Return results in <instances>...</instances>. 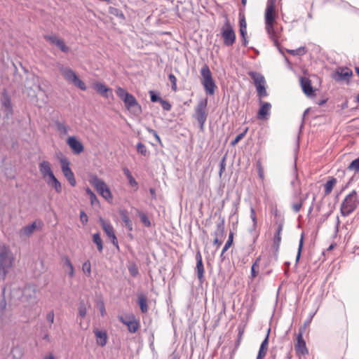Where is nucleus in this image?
Masks as SVG:
<instances>
[{
  "label": "nucleus",
  "mask_w": 359,
  "mask_h": 359,
  "mask_svg": "<svg viewBox=\"0 0 359 359\" xmlns=\"http://www.w3.org/2000/svg\"><path fill=\"white\" fill-rule=\"evenodd\" d=\"M160 103L164 110L170 111L171 109L172 106L168 101L161 99Z\"/></svg>",
  "instance_id": "13d9d810"
},
{
  "label": "nucleus",
  "mask_w": 359,
  "mask_h": 359,
  "mask_svg": "<svg viewBox=\"0 0 359 359\" xmlns=\"http://www.w3.org/2000/svg\"><path fill=\"white\" fill-rule=\"evenodd\" d=\"M137 213L143 224L147 227H149L151 226V222L147 214L138 210H137Z\"/></svg>",
  "instance_id": "58836bf2"
},
{
  "label": "nucleus",
  "mask_w": 359,
  "mask_h": 359,
  "mask_svg": "<svg viewBox=\"0 0 359 359\" xmlns=\"http://www.w3.org/2000/svg\"><path fill=\"white\" fill-rule=\"evenodd\" d=\"M67 144L74 154H79L84 149L82 143L74 136L69 137L67 140Z\"/></svg>",
  "instance_id": "f8f14e48"
},
{
  "label": "nucleus",
  "mask_w": 359,
  "mask_h": 359,
  "mask_svg": "<svg viewBox=\"0 0 359 359\" xmlns=\"http://www.w3.org/2000/svg\"><path fill=\"white\" fill-rule=\"evenodd\" d=\"M60 162L63 175L67 178L69 184L72 187H74L76 184V182L74 177V175L69 167V162L67 159H62Z\"/></svg>",
  "instance_id": "0eeeda50"
},
{
  "label": "nucleus",
  "mask_w": 359,
  "mask_h": 359,
  "mask_svg": "<svg viewBox=\"0 0 359 359\" xmlns=\"http://www.w3.org/2000/svg\"><path fill=\"white\" fill-rule=\"evenodd\" d=\"M196 271L197 273V277L201 283L203 282V274H204V266L202 260V256L201 255L200 251H198L196 255Z\"/></svg>",
  "instance_id": "6ab92c4d"
},
{
  "label": "nucleus",
  "mask_w": 359,
  "mask_h": 359,
  "mask_svg": "<svg viewBox=\"0 0 359 359\" xmlns=\"http://www.w3.org/2000/svg\"><path fill=\"white\" fill-rule=\"evenodd\" d=\"M347 169L355 172H359V157L352 161Z\"/></svg>",
  "instance_id": "c03bdc74"
},
{
  "label": "nucleus",
  "mask_w": 359,
  "mask_h": 359,
  "mask_svg": "<svg viewBox=\"0 0 359 359\" xmlns=\"http://www.w3.org/2000/svg\"><path fill=\"white\" fill-rule=\"evenodd\" d=\"M97 344L100 346H104L107 342V334L104 330L95 329L94 330Z\"/></svg>",
  "instance_id": "b1692460"
},
{
  "label": "nucleus",
  "mask_w": 359,
  "mask_h": 359,
  "mask_svg": "<svg viewBox=\"0 0 359 359\" xmlns=\"http://www.w3.org/2000/svg\"><path fill=\"white\" fill-rule=\"evenodd\" d=\"M168 79H169V81L172 83V90L174 91H176L177 90V78L175 77V76L173 74L170 73L168 75Z\"/></svg>",
  "instance_id": "864d4df0"
},
{
  "label": "nucleus",
  "mask_w": 359,
  "mask_h": 359,
  "mask_svg": "<svg viewBox=\"0 0 359 359\" xmlns=\"http://www.w3.org/2000/svg\"><path fill=\"white\" fill-rule=\"evenodd\" d=\"M44 39L52 45L56 46L61 51L68 53L69 48L67 46L62 39L54 34L44 35Z\"/></svg>",
  "instance_id": "6e6552de"
},
{
  "label": "nucleus",
  "mask_w": 359,
  "mask_h": 359,
  "mask_svg": "<svg viewBox=\"0 0 359 359\" xmlns=\"http://www.w3.org/2000/svg\"><path fill=\"white\" fill-rule=\"evenodd\" d=\"M101 224L104 231L105 232L107 236L111 239L112 244L115 245L117 248H118V240L114 233V230L112 225L103 219H101Z\"/></svg>",
  "instance_id": "9d476101"
},
{
  "label": "nucleus",
  "mask_w": 359,
  "mask_h": 359,
  "mask_svg": "<svg viewBox=\"0 0 359 359\" xmlns=\"http://www.w3.org/2000/svg\"><path fill=\"white\" fill-rule=\"evenodd\" d=\"M239 26L240 29H247V23L244 14L239 13Z\"/></svg>",
  "instance_id": "603ef678"
},
{
  "label": "nucleus",
  "mask_w": 359,
  "mask_h": 359,
  "mask_svg": "<svg viewBox=\"0 0 359 359\" xmlns=\"http://www.w3.org/2000/svg\"><path fill=\"white\" fill-rule=\"evenodd\" d=\"M86 192L89 196L90 203L92 205H95V203H98V199H97L96 195L94 194V192L90 188H86Z\"/></svg>",
  "instance_id": "de8ad7c7"
},
{
  "label": "nucleus",
  "mask_w": 359,
  "mask_h": 359,
  "mask_svg": "<svg viewBox=\"0 0 359 359\" xmlns=\"http://www.w3.org/2000/svg\"><path fill=\"white\" fill-rule=\"evenodd\" d=\"M55 126L57 130L62 135H65L68 133L69 127L66 126L64 123L60 121H56L55 122Z\"/></svg>",
  "instance_id": "f704fd0d"
},
{
  "label": "nucleus",
  "mask_w": 359,
  "mask_h": 359,
  "mask_svg": "<svg viewBox=\"0 0 359 359\" xmlns=\"http://www.w3.org/2000/svg\"><path fill=\"white\" fill-rule=\"evenodd\" d=\"M300 86L303 93L307 96H312L314 95V90L311 84V81L305 76L299 77Z\"/></svg>",
  "instance_id": "2eb2a0df"
},
{
  "label": "nucleus",
  "mask_w": 359,
  "mask_h": 359,
  "mask_svg": "<svg viewBox=\"0 0 359 359\" xmlns=\"http://www.w3.org/2000/svg\"><path fill=\"white\" fill-rule=\"evenodd\" d=\"M265 28L270 38L273 40H275L276 32L274 30L273 24H271V26H269V25H265Z\"/></svg>",
  "instance_id": "8fccbe9b"
},
{
  "label": "nucleus",
  "mask_w": 359,
  "mask_h": 359,
  "mask_svg": "<svg viewBox=\"0 0 359 359\" xmlns=\"http://www.w3.org/2000/svg\"><path fill=\"white\" fill-rule=\"evenodd\" d=\"M308 196L309 194H306L305 197L301 198L298 202L293 203L292 204V209L294 213H297L300 211L303 205V203L308 197Z\"/></svg>",
  "instance_id": "e433bc0d"
},
{
  "label": "nucleus",
  "mask_w": 359,
  "mask_h": 359,
  "mask_svg": "<svg viewBox=\"0 0 359 359\" xmlns=\"http://www.w3.org/2000/svg\"><path fill=\"white\" fill-rule=\"evenodd\" d=\"M224 227L223 224H219L217 231L215 232V238L213 239V245L216 246V248L220 246L224 242Z\"/></svg>",
  "instance_id": "4be33fe9"
},
{
  "label": "nucleus",
  "mask_w": 359,
  "mask_h": 359,
  "mask_svg": "<svg viewBox=\"0 0 359 359\" xmlns=\"http://www.w3.org/2000/svg\"><path fill=\"white\" fill-rule=\"evenodd\" d=\"M295 351L297 353L305 355L309 353L306 342L303 339V332L300 330L297 336V344H295Z\"/></svg>",
  "instance_id": "ddd939ff"
},
{
  "label": "nucleus",
  "mask_w": 359,
  "mask_h": 359,
  "mask_svg": "<svg viewBox=\"0 0 359 359\" xmlns=\"http://www.w3.org/2000/svg\"><path fill=\"white\" fill-rule=\"evenodd\" d=\"M46 320L48 322H49L50 324L53 323L54 322V313L53 311L48 312L46 315Z\"/></svg>",
  "instance_id": "774afa93"
},
{
  "label": "nucleus",
  "mask_w": 359,
  "mask_h": 359,
  "mask_svg": "<svg viewBox=\"0 0 359 359\" xmlns=\"http://www.w3.org/2000/svg\"><path fill=\"white\" fill-rule=\"evenodd\" d=\"M80 219L83 224H86L88 221V217L84 211L80 212Z\"/></svg>",
  "instance_id": "e2e57ef3"
},
{
  "label": "nucleus",
  "mask_w": 359,
  "mask_h": 359,
  "mask_svg": "<svg viewBox=\"0 0 359 359\" xmlns=\"http://www.w3.org/2000/svg\"><path fill=\"white\" fill-rule=\"evenodd\" d=\"M89 182L104 198L107 201L112 199V194L109 188L102 179L93 175L90 177Z\"/></svg>",
  "instance_id": "20e7f679"
},
{
  "label": "nucleus",
  "mask_w": 359,
  "mask_h": 359,
  "mask_svg": "<svg viewBox=\"0 0 359 359\" xmlns=\"http://www.w3.org/2000/svg\"><path fill=\"white\" fill-rule=\"evenodd\" d=\"M82 271L87 277L91 276V264L89 260L86 261L82 265Z\"/></svg>",
  "instance_id": "a18cd8bd"
},
{
  "label": "nucleus",
  "mask_w": 359,
  "mask_h": 359,
  "mask_svg": "<svg viewBox=\"0 0 359 359\" xmlns=\"http://www.w3.org/2000/svg\"><path fill=\"white\" fill-rule=\"evenodd\" d=\"M248 74L253 80L255 87H257L262 84H266V80L264 76L259 72L250 71Z\"/></svg>",
  "instance_id": "5701e85b"
},
{
  "label": "nucleus",
  "mask_w": 359,
  "mask_h": 359,
  "mask_svg": "<svg viewBox=\"0 0 359 359\" xmlns=\"http://www.w3.org/2000/svg\"><path fill=\"white\" fill-rule=\"evenodd\" d=\"M240 31V35L243 41V44L244 46H247L248 43V41L247 39L246 35H247V29H239Z\"/></svg>",
  "instance_id": "5fc2aeb1"
},
{
  "label": "nucleus",
  "mask_w": 359,
  "mask_h": 359,
  "mask_svg": "<svg viewBox=\"0 0 359 359\" xmlns=\"http://www.w3.org/2000/svg\"><path fill=\"white\" fill-rule=\"evenodd\" d=\"M236 41V34L228 20L226 19V46H232Z\"/></svg>",
  "instance_id": "f3484780"
},
{
  "label": "nucleus",
  "mask_w": 359,
  "mask_h": 359,
  "mask_svg": "<svg viewBox=\"0 0 359 359\" xmlns=\"http://www.w3.org/2000/svg\"><path fill=\"white\" fill-rule=\"evenodd\" d=\"M72 83L82 90H86V85L78 76H76V79H74Z\"/></svg>",
  "instance_id": "09e8293b"
},
{
  "label": "nucleus",
  "mask_w": 359,
  "mask_h": 359,
  "mask_svg": "<svg viewBox=\"0 0 359 359\" xmlns=\"http://www.w3.org/2000/svg\"><path fill=\"white\" fill-rule=\"evenodd\" d=\"M22 297L30 304L36 302V290L33 286L29 285L25 287L22 292Z\"/></svg>",
  "instance_id": "dca6fc26"
},
{
  "label": "nucleus",
  "mask_w": 359,
  "mask_h": 359,
  "mask_svg": "<svg viewBox=\"0 0 359 359\" xmlns=\"http://www.w3.org/2000/svg\"><path fill=\"white\" fill-rule=\"evenodd\" d=\"M336 74H337V76L335 78L337 81H348L353 75L351 69L346 67L338 68Z\"/></svg>",
  "instance_id": "a211bd4d"
},
{
  "label": "nucleus",
  "mask_w": 359,
  "mask_h": 359,
  "mask_svg": "<svg viewBox=\"0 0 359 359\" xmlns=\"http://www.w3.org/2000/svg\"><path fill=\"white\" fill-rule=\"evenodd\" d=\"M62 259L64 262L63 266L67 267V269H69L67 273L69 276V277L72 278L74 275V268L70 259L67 257H64Z\"/></svg>",
  "instance_id": "72a5a7b5"
},
{
  "label": "nucleus",
  "mask_w": 359,
  "mask_h": 359,
  "mask_svg": "<svg viewBox=\"0 0 359 359\" xmlns=\"http://www.w3.org/2000/svg\"><path fill=\"white\" fill-rule=\"evenodd\" d=\"M149 95H150L151 101L152 102H160L161 100L162 99L161 97H159L156 93H155L152 90L149 91Z\"/></svg>",
  "instance_id": "bf43d9fd"
},
{
  "label": "nucleus",
  "mask_w": 359,
  "mask_h": 359,
  "mask_svg": "<svg viewBox=\"0 0 359 359\" xmlns=\"http://www.w3.org/2000/svg\"><path fill=\"white\" fill-rule=\"evenodd\" d=\"M260 260H261V257L259 256V257H258L256 259V260L255 261V262L252 265L251 273H250V276H251L252 278H255L257 276V274H258L259 262Z\"/></svg>",
  "instance_id": "4c0bfd02"
},
{
  "label": "nucleus",
  "mask_w": 359,
  "mask_h": 359,
  "mask_svg": "<svg viewBox=\"0 0 359 359\" xmlns=\"http://www.w3.org/2000/svg\"><path fill=\"white\" fill-rule=\"evenodd\" d=\"M269 331H270V330H268V333H267L265 339L262 341L261 346L259 347L260 348H263V349H266V350L268 349Z\"/></svg>",
  "instance_id": "052dcab7"
},
{
  "label": "nucleus",
  "mask_w": 359,
  "mask_h": 359,
  "mask_svg": "<svg viewBox=\"0 0 359 359\" xmlns=\"http://www.w3.org/2000/svg\"><path fill=\"white\" fill-rule=\"evenodd\" d=\"M336 183H337L336 178H334L333 177H329V180L325 184V196L329 195L332 192L333 187L336 184Z\"/></svg>",
  "instance_id": "7c9ffc66"
},
{
  "label": "nucleus",
  "mask_w": 359,
  "mask_h": 359,
  "mask_svg": "<svg viewBox=\"0 0 359 359\" xmlns=\"http://www.w3.org/2000/svg\"><path fill=\"white\" fill-rule=\"evenodd\" d=\"M39 169L43 178H50V176L54 175L51 170L50 164L47 161H43L39 164Z\"/></svg>",
  "instance_id": "aec40b11"
},
{
  "label": "nucleus",
  "mask_w": 359,
  "mask_h": 359,
  "mask_svg": "<svg viewBox=\"0 0 359 359\" xmlns=\"http://www.w3.org/2000/svg\"><path fill=\"white\" fill-rule=\"evenodd\" d=\"M266 352H267V350L259 348L257 358L262 359L263 358H264L266 356Z\"/></svg>",
  "instance_id": "338daca9"
},
{
  "label": "nucleus",
  "mask_w": 359,
  "mask_h": 359,
  "mask_svg": "<svg viewBox=\"0 0 359 359\" xmlns=\"http://www.w3.org/2000/svg\"><path fill=\"white\" fill-rule=\"evenodd\" d=\"M238 211V204L234 203L232 209V212L229 217V223L232 224L233 229H235V226L238 224V215L237 214Z\"/></svg>",
  "instance_id": "c85d7f7f"
},
{
  "label": "nucleus",
  "mask_w": 359,
  "mask_h": 359,
  "mask_svg": "<svg viewBox=\"0 0 359 359\" xmlns=\"http://www.w3.org/2000/svg\"><path fill=\"white\" fill-rule=\"evenodd\" d=\"M117 96L124 102L126 108L134 115H140L142 113V107L133 95L128 93L124 88L118 87L116 89Z\"/></svg>",
  "instance_id": "f03ea898"
},
{
  "label": "nucleus",
  "mask_w": 359,
  "mask_h": 359,
  "mask_svg": "<svg viewBox=\"0 0 359 359\" xmlns=\"http://www.w3.org/2000/svg\"><path fill=\"white\" fill-rule=\"evenodd\" d=\"M233 232L231 231V230H230V232H229V238H228V240L226 241V251L228 250L229 248H230V246L231 245L232 243H233Z\"/></svg>",
  "instance_id": "680f3d73"
},
{
  "label": "nucleus",
  "mask_w": 359,
  "mask_h": 359,
  "mask_svg": "<svg viewBox=\"0 0 359 359\" xmlns=\"http://www.w3.org/2000/svg\"><path fill=\"white\" fill-rule=\"evenodd\" d=\"M131 319L127 320L123 316H118V320L122 323L123 325L128 327V331L130 333H135L140 327V323L138 320L135 319V318L132 316L130 317Z\"/></svg>",
  "instance_id": "9b49d317"
},
{
  "label": "nucleus",
  "mask_w": 359,
  "mask_h": 359,
  "mask_svg": "<svg viewBox=\"0 0 359 359\" xmlns=\"http://www.w3.org/2000/svg\"><path fill=\"white\" fill-rule=\"evenodd\" d=\"M264 18L265 25L271 26V24H274L276 19L275 0H267Z\"/></svg>",
  "instance_id": "423d86ee"
},
{
  "label": "nucleus",
  "mask_w": 359,
  "mask_h": 359,
  "mask_svg": "<svg viewBox=\"0 0 359 359\" xmlns=\"http://www.w3.org/2000/svg\"><path fill=\"white\" fill-rule=\"evenodd\" d=\"M137 303L142 313L148 311L147 299L144 295L141 294L138 297Z\"/></svg>",
  "instance_id": "473e14b6"
},
{
  "label": "nucleus",
  "mask_w": 359,
  "mask_h": 359,
  "mask_svg": "<svg viewBox=\"0 0 359 359\" xmlns=\"http://www.w3.org/2000/svg\"><path fill=\"white\" fill-rule=\"evenodd\" d=\"M79 316L84 318L87 313V306L84 300H81L79 304Z\"/></svg>",
  "instance_id": "79ce46f5"
},
{
  "label": "nucleus",
  "mask_w": 359,
  "mask_h": 359,
  "mask_svg": "<svg viewBox=\"0 0 359 359\" xmlns=\"http://www.w3.org/2000/svg\"><path fill=\"white\" fill-rule=\"evenodd\" d=\"M119 215L121 218V220L123 222L126 228L132 231L133 230V225L132 221L128 217V212L126 210L122 209L118 211Z\"/></svg>",
  "instance_id": "393cba45"
},
{
  "label": "nucleus",
  "mask_w": 359,
  "mask_h": 359,
  "mask_svg": "<svg viewBox=\"0 0 359 359\" xmlns=\"http://www.w3.org/2000/svg\"><path fill=\"white\" fill-rule=\"evenodd\" d=\"M36 222H34L29 225H27L26 226H25L20 229V236L21 238L29 236L34 232V231L36 229Z\"/></svg>",
  "instance_id": "bb28decb"
},
{
  "label": "nucleus",
  "mask_w": 359,
  "mask_h": 359,
  "mask_svg": "<svg viewBox=\"0 0 359 359\" xmlns=\"http://www.w3.org/2000/svg\"><path fill=\"white\" fill-rule=\"evenodd\" d=\"M57 68L59 72L68 82L72 83L73 81L76 79L77 75L70 67L64 66L62 64H58Z\"/></svg>",
  "instance_id": "4468645a"
},
{
  "label": "nucleus",
  "mask_w": 359,
  "mask_h": 359,
  "mask_svg": "<svg viewBox=\"0 0 359 359\" xmlns=\"http://www.w3.org/2000/svg\"><path fill=\"white\" fill-rule=\"evenodd\" d=\"M137 150L142 155L146 156L148 154L146 146L142 142H139L137 144Z\"/></svg>",
  "instance_id": "3c124183"
},
{
  "label": "nucleus",
  "mask_w": 359,
  "mask_h": 359,
  "mask_svg": "<svg viewBox=\"0 0 359 359\" xmlns=\"http://www.w3.org/2000/svg\"><path fill=\"white\" fill-rule=\"evenodd\" d=\"M207 100H201L195 107L194 117L197 120L199 128L202 130L207 119L206 113Z\"/></svg>",
  "instance_id": "39448f33"
},
{
  "label": "nucleus",
  "mask_w": 359,
  "mask_h": 359,
  "mask_svg": "<svg viewBox=\"0 0 359 359\" xmlns=\"http://www.w3.org/2000/svg\"><path fill=\"white\" fill-rule=\"evenodd\" d=\"M109 13L111 15H113L118 18L119 19L125 20V15H124L123 13L118 8L110 6L109 8Z\"/></svg>",
  "instance_id": "a19ab883"
},
{
  "label": "nucleus",
  "mask_w": 359,
  "mask_h": 359,
  "mask_svg": "<svg viewBox=\"0 0 359 359\" xmlns=\"http://www.w3.org/2000/svg\"><path fill=\"white\" fill-rule=\"evenodd\" d=\"M14 262L15 257L12 251L8 247L0 245V279L5 280Z\"/></svg>",
  "instance_id": "f257e3e1"
},
{
  "label": "nucleus",
  "mask_w": 359,
  "mask_h": 359,
  "mask_svg": "<svg viewBox=\"0 0 359 359\" xmlns=\"http://www.w3.org/2000/svg\"><path fill=\"white\" fill-rule=\"evenodd\" d=\"M94 90L104 98H114L112 89L108 88L104 83L100 82H95L93 83Z\"/></svg>",
  "instance_id": "1a4fd4ad"
},
{
  "label": "nucleus",
  "mask_w": 359,
  "mask_h": 359,
  "mask_svg": "<svg viewBox=\"0 0 359 359\" xmlns=\"http://www.w3.org/2000/svg\"><path fill=\"white\" fill-rule=\"evenodd\" d=\"M257 95L259 97V100L263 97H266L268 96V93L266 89V84H262L257 87H256Z\"/></svg>",
  "instance_id": "37998d69"
},
{
  "label": "nucleus",
  "mask_w": 359,
  "mask_h": 359,
  "mask_svg": "<svg viewBox=\"0 0 359 359\" xmlns=\"http://www.w3.org/2000/svg\"><path fill=\"white\" fill-rule=\"evenodd\" d=\"M297 55H304L306 53L307 50L304 46H301L297 49H295Z\"/></svg>",
  "instance_id": "69168bd1"
},
{
  "label": "nucleus",
  "mask_w": 359,
  "mask_h": 359,
  "mask_svg": "<svg viewBox=\"0 0 359 359\" xmlns=\"http://www.w3.org/2000/svg\"><path fill=\"white\" fill-rule=\"evenodd\" d=\"M201 83L203 84L205 82L211 80L212 79V73L210 70V68L208 65H204L201 69Z\"/></svg>",
  "instance_id": "cd10ccee"
},
{
  "label": "nucleus",
  "mask_w": 359,
  "mask_h": 359,
  "mask_svg": "<svg viewBox=\"0 0 359 359\" xmlns=\"http://www.w3.org/2000/svg\"><path fill=\"white\" fill-rule=\"evenodd\" d=\"M123 172L124 175L126 176V177L128 178L129 183L131 186H133V187L137 186V182L134 179V177H133L131 172H130V170L128 168H123Z\"/></svg>",
  "instance_id": "ea45409f"
},
{
  "label": "nucleus",
  "mask_w": 359,
  "mask_h": 359,
  "mask_svg": "<svg viewBox=\"0 0 359 359\" xmlns=\"http://www.w3.org/2000/svg\"><path fill=\"white\" fill-rule=\"evenodd\" d=\"M281 242V236H274L273 242L272 245V249L273 250V257L276 261L278 260V251L280 248V245Z\"/></svg>",
  "instance_id": "c756f323"
},
{
  "label": "nucleus",
  "mask_w": 359,
  "mask_h": 359,
  "mask_svg": "<svg viewBox=\"0 0 359 359\" xmlns=\"http://www.w3.org/2000/svg\"><path fill=\"white\" fill-rule=\"evenodd\" d=\"M303 245H304V233H302L301 238H300V240H299L297 254L296 260H295L296 264L298 263V262H299V260L300 259L301 254H302V249H303Z\"/></svg>",
  "instance_id": "49530a36"
},
{
  "label": "nucleus",
  "mask_w": 359,
  "mask_h": 359,
  "mask_svg": "<svg viewBox=\"0 0 359 359\" xmlns=\"http://www.w3.org/2000/svg\"><path fill=\"white\" fill-rule=\"evenodd\" d=\"M261 107L257 113V118L259 119H266V116L269 114L271 104L269 102H263L262 100H259Z\"/></svg>",
  "instance_id": "412c9836"
},
{
  "label": "nucleus",
  "mask_w": 359,
  "mask_h": 359,
  "mask_svg": "<svg viewBox=\"0 0 359 359\" xmlns=\"http://www.w3.org/2000/svg\"><path fill=\"white\" fill-rule=\"evenodd\" d=\"M359 208V195L355 190L347 194L340 205V212L343 217H348Z\"/></svg>",
  "instance_id": "7ed1b4c3"
},
{
  "label": "nucleus",
  "mask_w": 359,
  "mask_h": 359,
  "mask_svg": "<svg viewBox=\"0 0 359 359\" xmlns=\"http://www.w3.org/2000/svg\"><path fill=\"white\" fill-rule=\"evenodd\" d=\"M242 334H243V332L241 330H239L238 335V339L236 341V346L235 348L233 349V351L231 352V353L230 355V358L229 359H233V355L235 353V351H236L237 347L240 344V341H241V339Z\"/></svg>",
  "instance_id": "4d7b16f0"
},
{
  "label": "nucleus",
  "mask_w": 359,
  "mask_h": 359,
  "mask_svg": "<svg viewBox=\"0 0 359 359\" xmlns=\"http://www.w3.org/2000/svg\"><path fill=\"white\" fill-rule=\"evenodd\" d=\"M93 241L97 245V250L102 252L103 250V243L99 233L93 235Z\"/></svg>",
  "instance_id": "c9c22d12"
},
{
  "label": "nucleus",
  "mask_w": 359,
  "mask_h": 359,
  "mask_svg": "<svg viewBox=\"0 0 359 359\" xmlns=\"http://www.w3.org/2000/svg\"><path fill=\"white\" fill-rule=\"evenodd\" d=\"M248 128H246L243 133L238 134L233 140L231 141V144L232 146L236 145L243 137L245 135Z\"/></svg>",
  "instance_id": "6e6d98bb"
},
{
  "label": "nucleus",
  "mask_w": 359,
  "mask_h": 359,
  "mask_svg": "<svg viewBox=\"0 0 359 359\" xmlns=\"http://www.w3.org/2000/svg\"><path fill=\"white\" fill-rule=\"evenodd\" d=\"M46 182L48 186L54 188L55 191L58 194L62 192V185L61 183L58 181V180L55 177V175L50 176V178L46 180Z\"/></svg>",
  "instance_id": "a878e982"
},
{
  "label": "nucleus",
  "mask_w": 359,
  "mask_h": 359,
  "mask_svg": "<svg viewBox=\"0 0 359 359\" xmlns=\"http://www.w3.org/2000/svg\"><path fill=\"white\" fill-rule=\"evenodd\" d=\"M202 85L203 86L205 91L207 94L210 95L214 94L216 85L213 79L205 82Z\"/></svg>",
  "instance_id": "2f4dec72"
},
{
  "label": "nucleus",
  "mask_w": 359,
  "mask_h": 359,
  "mask_svg": "<svg viewBox=\"0 0 359 359\" xmlns=\"http://www.w3.org/2000/svg\"><path fill=\"white\" fill-rule=\"evenodd\" d=\"M3 105L9 111L12 109L11 100L8 97H5L3 100Z\"/></svg>",
  "instance_id": "0e129e2a"
}]
</instances>
